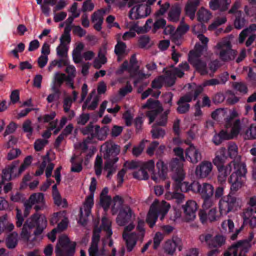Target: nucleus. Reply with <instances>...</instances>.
<instances>
[{"label":"nucleus","mask_w":256,"mask_h":256,"mask_svg":"<svg viewBox=\"0 0 256 256\" xmlns=\"http://www.w3.org/2000/svg\"><path fill=\"white\" fill-rule=\"evenodd\" d=\"M216 167L218 171V180L220 182H225L234 168V172L230 178V182L232 184L230 190L236 192L242 187L247 172L245 164L232 160L226 165L223 164Z\"/></svg>","instance_id":"f257e3e1"},{"label":"nucleus","mask_w":256,"mask_h":256,"mask_svg":"<svg viewBox=\"0 0 256 256\" xmlns=\"http://www.w3.org/2000/svg\"><path fill=\"white\" fill-rule=\"evenodd\" d=\"M101 150L105 151L104 158L106 162L104 170L108 171L106 176L110 178L116 170L114 164L118 160L117 156L120 152V147L112 142H106L102 146Z\"/></svg>","instance_id":"f03ea898"},{"label":"nucleus","mask_w":256,"mask_h":256,"mask_svg":"<svg viewBox=\"0 0 256 256\" xmlns=\"http://www.w3.org/2000/svg\"><path fill=\"white\" fill-rule=\"evenodd\" d=\"M122 204L123 200L118 196H115L111 203L112 214H116L119 211L116 222L120 226L125 225L132 218L135 216L131 208L127 206H122Z\"/></svg>","instance_id":"7ed1b4c3"},{"label":"nucleus","mask_w":256,"mask_h":256,"mask_svg":"<svg viewBox=\"0 0 256 256\" xmlns=\"http://www.w3.org/2000/svg\"><path fill=\"white\" fill-rule=\"evenodd\" d=\"M142 108L149 110L146 115L149 118L150 123L155 120L156 124L158 126H164L166 124L167 116L170 110H166L163 114H160L162 108L158 101L148 99Z\"/></svg>","instance_id":"20e7f679"},{"label":"nucleus","mask_w":256,"mask_h":256,"mask_svg":"<svg viewBox=\"0 0 256 256\" xmlns=\"http://www.w3.org/2000/svg\"><path fill=\"white\" fill-rule=\"evenodd\" d=\"M190 67L186 62H182L179 65L178 68H172L166 72L164 76H160L154 80L152 82L153 88L159 89L164 82L168 86L172 85L176 77L182 78L184 74V72L188 70Z\"/></svg>","instance_id":"39448f33"},{"label":"nucleus","mask_w":256,"mask_h":256,"mask_svg":"<svg viewBox=\"0 0 256 256\" xmlns=\"http://www.w3.org/2000/svg\"><path fill=\"white\" fill-rule=\"evenodd\" d=\"M144 222L140 220L138 222L136 228L138 233L136 234L135 232L128 233L134 228L133 224H130L125 228L123 232L122 236L126 242L127 250L131 252L136 245L137 240L142 242L144 236L145 231L144 228Z\"/></svg>","instance_id":"423d86ee"},{"label":"nucleus","mask_w":256,"mask_h":256,"mask_svg":"<svg viewBox=\"0 0 256 256\" xmlns=\"http://www.w3.org/2000/svg\"><path fill=\"white\" fill-rule=\"evenodd\" d=\"M240 130V122L238 120H228L226 128L222 130L218 134H216L212 138L214 143L219 145L223 140L232 139L236 137Z\"/></svg>","instance_id":"0eeeda50"},{"label":"nucleus","mask_w":256,"mask_h":256,"mask_svg":"<svg viewBox=\"0 0 256 256\" xmlns=\"http://www.w3.org/2000/svg\"><path fill=\"white\" fill-rule=\"evenodd\" d=\"M202 54L190 52L188 61L200 75L208 74L212 76L218 68V62L216 60L212 62L208 66L205 62L199 59Z\"/></svg>","instance_id":"6e6552de"},{"label":"nucleus","mask_w":256,"mask_h":256,"mask_svg":"<svg viewBox=\"0 0 256 256\" xmlns=\"http://www.w3.org/2000/svg\"><path fill=\"white\" fill-rule=\"evenodd\" d=\"M170 208V204L164 200L159 202L155 200L151 205L146 218V222L152 228L155 224L158 216L162 220Z\"/></svg>","instance_id":"1a4fd4ad"},{"label":"nucleus","mask_w":256,"mask_h":256,"mask_svg":"<svg viewBox=\"0 0 256 256\" xmlns=\"http://www.w3.org/2000/svg\"><path fill=\"white\" fill-rule=\"evenodd\" d=\"M218 205L220 214L222 216L240 209L242 205V200L240 198L229 194L220 200Z\"/></svg>","instance_id":"9d476101"},{"label":"nucleus","mask_w":256,"mask_h":256,"mask_svg":"<svg viewBox=\"0 0 256 256\" xmlns=\"http://www.w3.org/2000/svg\"><path fill=\"white\" fill-rule=\"evenodd\" d=\"M141 167L146 172L148 171L152 172V178L156 182H159L161 180H164L166 178L167 167L162 160H159L156 163L157 173L155 174L153 172V170L154 168V162L152 160H150L142 163Z\"/></svg>","instance_id":"9b49d317"},{"label":"nucleus","mask_w":256,"mask_h":256,"mask_svg":"<svg viewBox=\"0 0 256 256\" xmlns=\"http://www.w3.org/2000/svg\"><path fill=\"white\" fill-rule=\"evenodd\" d=\"M96 186V180L94 178H92L90 186V190L91 194L86 197L82 207L80 209V216L79 221L82 224H84L86 222L87 218L90 216L91 209L94 205V193Z\"/></svg>","instance_id":"f8f14e48"},{"label":"nucleus","mask_w":256,"mask_h":256,"mask_svg":"<svg viewBox=\"0 0 256 256\" xmlns=\"http://www.w3.org/2000/svg\"><path fill=\"white\" fill-rule=\"evenodd\" d=\"M215 49L216 54L223 61L233 60L237 54L236 51L232 48L230 40L226 39L218 42L215 46Z\"/></svg>","instance_id":"ddd939ff"},{"label":"nucleus","mask_w":256,"mask_h":256,"mask_svg":"<svg viewBox=\"0 0 256 256\" xmlns=\"http://www.w3.org/2000/svg\"><path fill=\"white\" fill-rule=\"evenodd\" d=\"M32 206L36 211L42 210L46 208L44 195L41 192L34 193L30 196L28 199L24 203V214L27 216Z\"/></svg>","instance_id":"4468645a"},{"label":"nucleus","mask_w":256,"mask_h":256,"mask_svg":"<svg viewBox=\"0 0 256 256\" xmlns=\"http://www.w3.org/2000/svg\"><path fill=\"white\" fill-rule=\"evenodd\" d=\"M74 244L70 242L66 236H61L56 248V256H72L74 252Z\"/></svg>","instance_id":"2eb2a0df"},{"label":"nucleus","mask_w":256,"mask_h":256,"mask_svg":"<svg viewBox=\"0 0 256 256\" xmlns=\"http://www.w3.org/2000/svg\"><path fill=\"white\" fill-rule=\"evenodd\" d=\"M192 30L194 32L197 34V38L199 41L202 44V45H200L198 43L196 44L194 50L191 51L190 52L202 54L203 52L207 50L208 39L202 34H199V32H205L206 30V28L202 24H198L194 26Z\"/></svg>","instance_id":"dca6fc26"},{"label":"nucleus","mask_w":256,"mask_h":256,"mask_svg":"<svg viewBox=\"0 0 256 256\" xmlns=\"http://www.w3.org/2000/svg\"><path fill=\"white\" fill-rule=\"evenodd\" d=\"M26 222L32 228H36L34 232L35 235L42 234L47 226V220L46 216L38 212L31 216Z\"/></svg>","instance_id":"f3484780"},{"label":"nucleus","mask_w":256,"mask_h":256,"mask_svg":"<svg viewBox=\"0 0 256 256\" xmlns=\"http://www.w3.org/2000/svg\"><path fill=\"white\" fill-rule=\"evenodd\" d=\"M108 131L109 128L106 126L100 128L98 125L93 126L92 124H89L81 130L84 134L88 135L91 138H96L99 140H104Z\"/></svg>","instance_id":"a211bd4d"},{"label":"nucleus","mask_w":256,"mask_h":256,"mask_svg":"<svg viewBox=\"0 0 256 256\" xmlns=\"http://www.w3.org/2000/svg\"><path fill=\"white\" fill-rule=\"evenodd\" d=\"M151 12L150 8L147 4H136L130 12V18L132 20H137L147 16Z\"/></svg>","instance_id":"6ab92c4d"},{"label":"nucleus","mask_w":256,"mask_h":256,"mask_svg":"<svg viewBox=\"0 0 256 256\" xmlns=\"http://www.w3.org/2000/svg\"><path fill=\"white\" fill-rule=\"evenodd\" d=\"M193 192L198 193L202 198L212 197L214 194V188L208 182H193Z\"/></svg>","instance_id":"aec40b11"},{"label":"nucleus","mask_w":256,"mask_h":256,"mask_svg":"<svg viewBox=\"0 0 256 256\" xmlns=\"http://www.w3.org/2000/svg\"><path fill=\"white\" fill-rule=\"evenodd\" d=\"M213 169L212 163L208 160H203L196 166L194 174L199 179L208 178L211 174Z\"/></svg>","instance_id":"412c9836"},{"label":"nucleus","mask_w":256,"mask_h":256,"mask_svg":"<svg viewBox=\"0 0 256 256\" xmlns=\"http://www.w3.org/2000/svg\"><path fill=\"white\" fill-rule=\"evenodd\" d=\"M18 164V161L14 162L3 170L2 180H0V188H2V184L5 180H10L20 175V174H18V169L17 168Z\"/></svg>","instance_id":"4be33fe9"},{"label":"nucleus","mask_w":256,"mask_h":256,"mask_svg":"<svg viewBox=\"0 0 256 256\" xmlns=\"http://www.w3.org/2000/svg\"><path fill=\"white\" fill-rule=\"evenodd\" d=\"M250 241L251 239L241 240L234 244L232 245V252L234 253L236 256H246V254L252 247Z\"/></svg>","instance_id":"5701e85b"},{"label":"nucleus","mask_w":256,"mask_h":256,"mask_svg":"<svg viewBox=\"0 0 256 256\" xmlns=\"http://www.w3.org/2000/svg\"><path fill=\"white\" fill-rule=\"evenodd\" d=\"M184 178V172H180V174H174L173 179L174 181V188L176 190L180 189L182 192L193 191V182L190 184L188 182H183Z\"/></svg>","instance_id":"b1692460"},{"label":"nucleus","mask_w":256,"mask_h":256,"mask_svg":"<svg viewBox=\"0 0 256 256\" xmlns=\"http://www.w3.org/2000/svg\"><path fill=\"white\" fill-rule=\"evenodd\" d=\"M198 214L200 220L202 224L216 221L219 218L217 214L216 207L211 208L208 210H200Z\"/></svg>","instance_id":"393cba45"},{"label":"nucleus","mask_w":256,"mask_h":256,"mask_svg":"<svg viewBox=\"0 0 256 256\" xmlns=\"http://www.w3.org/2000/svg\"><path fill=\"white\" fill-rule=\"evenodd\" d=\"M186 159L192 164H196L202 159V154L200 150L191 144L185 151Z\"/></svg>","instance_id":"a878e982"},{"label":"nucleus","mask_w":256,"mask_h":256,"mask_svg":"<svg viewBox=\"0 0 256 256\" xmlns=\"http://www.w3.org/2000/svg\"><path fill=\"white\" fill-rule=\"evenodd\" d=\"M178 248L180 251L182 250V240L178 237H174L171 240H168L164 246L165 252L170 255H172Z\"/></svg>","instance_id":"bb28decb"},{"label":"nucleus","mask_w":256,"mask_h":256,"mask_svg":"<svg viewBox=\"0 0 256 256\" xmlns=\"http://www.w3.org/2000/svg\"><path fill=\"white\" fill-rule=\"evenodd\" d=\"M186 219L188 221L192 220L196 218V212L198 209L196 202L190 200L183 206Z\"/></svg>","instance_id":"cd10ccee"},{"label":"nucleus","mask_w":256,"mask_h":256,"mask_svg":"<svg viewBox=\"0 0 256 256\" xmlns=\"http://www.w3.org/2000/svg\"><path fill=\"white\" fill-rule=\"evenodd\" d=\"M192 95L191 93L182 96L178 102V106L177 110L179 113L184 114L187 112L190 108V104H188L192 100Z\"/></svg>","instance_id":"c85d7f7f"},{"label":"nucleus","mask_w":256,"mask_h":256,"mask_svg":"<svg viewBox=\"0 0 256 256\" xmlns=\"http://www.w3.org/2000/svg\"><path fill=\"white\" fill-rule=\"evenodd\" d=\"M106 53L107 50L106 46H103L100 48L98 52V58H96L93 62V66L96 68H100L102 65L107 62V59L106 56Z\"/></svg>","instance_id":"c756f323"},{"label":"nucleus","mask_w":256,"mask_h":256,"mask_svg":"<svg viewBox=\"0 0 256 256\" xmlns=\"http://www.w3.org/2000/svg\"><path fill=\"white\" fill-rule=\"evenodd\" d=\"M200 0H188L185 7L186 15L193 20L195 17V13Z\"/></svg>","instance_id":"7c9ffc66"},{"label":"nucleus","mask_w":256,"mask_h":256,"mask_svg":"<svg viewBox=\"0 0 256 256\" xmlns=\"http://www.w3.org/2000/svg\"><path fill=\"white\" fill-rule=\"evenodd\" d=\"M230 2V0H211L210 6L212 10L225 11L228 8Z\"/></svg>","instance_id":"2f4dec72"},{"label":"nucleus","mask_w":256,"mask_h":256,"mask_svg":"<svg viewBox=\"0 0 256 256\" xmlns=\"http://www.w3.org/2000/svg\"><path fill=\"white\" fill-rule=\"evenodd\" d=\"M227 156L226 149L224 148H220L216 152L212 162L216 166L223 164L225 162Z\"/></svg>","instance_id":"473e14b6"},{"label":"nucleus","mask_w":256,"mask_h":256,"mask_svg":"<svg viewBox=\"0 0 256 256\" xmlns=\"http://www.w3.org/2000/svg\"><path fill=\"white\" fill-rule=\"evenodd\" d=\"M66 81L67 84V78L66 74L56 72L54 74L53 84L52 86V90L54 92H56L58 90L56 87H60L62 83Z\"/></svg>","instance_id":"72a5a7b5"},{"label":"nucleus","mask_w":256,"mask_h":256,"mask_svg":"<svg viewBox=\"0 0 256 256\" xmlns=\"http://www.w3.org/2000/svg\"><path fill=\"white\" fill-rule=\"evenodd\" d=\"M105 12L104 10H98L94 12L92 16V22L94 24V28L97 30H100L102 28L103 15Z\"/></svg>","instance_id":"f704fd0d"},{"label":"nucleus","mask_w":256,"mask_h":256,"mask_svg":"<svg viewBox=\"0 0 256 256\" xmlns=\"http://www.w3.org/2000/svg\"><path fill=\"white\" fill-rule=\"evenodd\" d=\"M65 72L67 74V85L71 88L74 89V80L76 74V70L75 67L72 65L69 64H68L66 66Z\"/></svg>","instance_id":"c9c22d12"},{"label":"nucleus","mask_w":256,"mask_h":256,"mask_svg":"<svg viewBox=\"0 0 256 256\" xmlns=\"http://www.w3.org/2000/svg\"><path fill=\"white\" fill-rule=\"evenodd\" d=\"M108 188H104L100 194V204L104 208L105 211L108 210L112 203V199L108 195Z\"/></svg>","instance_id":"e433bc0d"},{"label":"nucleus","mask_w":256,"mask_h":256,"mask_svg":"<svg viewBox=\"0 0 256 256\" xmlns=\"http://www.w3.org/2000/svg\"><path fill=\"white\" fill-rule=\"evenodd\" d=\"M98 99L96 95V92L93 91L90 95L88 98L86 100L82 108H87L90 110H93L96 108L98 105Z\"/></svg>","instance_id":"4c0bfd02"},{"label":"nucleus","mask_w":256,"mask_h":256,"mask_svg":"<svg viewBox=\"0 0 256 256\" xmlns=\"http://www.w3.org/2000/svg\"><path fill=\"white\" fill-rule=\"evenodd\" d=\"M137 61L135 56H132L130 60V63L124 62L121 66L122 71L128 70L130 73L138 70Z\"/></svg>","instance_id":"58836bf2"},{"label":"nucleus","mask_w":256,"mask_h":256,"mask_svg":"<svg viewBox=\"0 0 256 256\" xmlns=\"http://www.w3.org/2000/svg\"><path fill=\"white\" fill-rule=\"evenodd\" d=\"M253 210L248 208L243 212L242 218L244 222H248L250 227H256V216H253Z\"/></svg>","instance_id":"ea45409f"},{"label":"nucleus","mask_w":256,"mask_h":256,"mask_svg":"<svg viewBox=\"0 0 256 256\" xmlns=\"http://www.w3.org/2000/svg\"><path fill=\"white\" fill-rule=\"evenodd\" d=\"M226 152H227V156L230 158L240 159V156L238 154V146L234 142H230L228 144Z\"/></svg>","instance_id":"a19ab883"},{"label":"nucleus","mask_w":256,"mask_h":256,"mask_svg":"<svg viewBox=\"0 0 256 256\" xmlns=\"http://www.w3.org/2000/svg\"><path fill=\"white\" fill-rule=\"evenodd\" d=\"M121 34L117 35V44L116 45L114 48V52L118 56V60H120L119 58L124 54L126 50V44L120 41V36Z\"/></svg>","instance_id":"79ce46f5"},{"label":"nucleus","mask_w":256,"mask_h":256,"mask_svg":"<svg viewBox=\"0 0 256 256\" xmlns=\"http://www.w3.org/2000/svg\"><path fill=\"white\" fill-rule=\"evenodd\" d=\"M14 225L11 222L8 221V216L5 214L0 217V229L10 232L14 228Z\"/></svg>","instance_id":"37998d69"},{"label":"nucleus","mask_w":256,"mask_h":256,"mask_svg":"<svg viewBox=\"0 0 256 256\" xmlns=\"http://www.w3.org/2000/svg\"><path fill=\"white\" fill-rule=\"evenodd\" d=\"M211 13L204 8H201L198 12V19L201 22H208L211 18Z\"/></svg>","instance_id":"c03bdc74"},{"label":"nucleus","mask_w":256,"mask_h":256,"mask_svg":"<svg viewBox=\"0 0 256 256\" xmlns=\"http://www.w3.org/2000/svg\"><path fill=\"white\" fill-rule=\"evenodd\" d=\"M32 228L26 222L24 224L22 232H20V238L24 241L30 240L32 234Z\"/></svg>","instance_id":"a18cd8bd"},{"label":"nucleus","mask_w":256,"mask_h":256,"mask_svg":"<svg viewBox=\"0 0 256 256\" xmlns=\"http://www.w3.org/2000/svg\"><path fill=\"white\" fill-rule=\"evenodd\" d=\"M226 242L225 236L221 234H217L213 236L212 242L210 244V248H218L223 246Z\"/></svg>","instance_id":"49530a36"},{"label":"nucleus","mask_w":256,"mask_h":256,"mask_svg":"<svg viewBox=\"0 0 256 256\" xmlns=\"http://www.w3.org/2000/svg\"><path fill=\"white\" fill-rule=\"evenodd\" d=\"M184 162L182 161V159L178 158H175L172 160L170 165L172 170L176 172L175 174L180 175V172H184L182 166Z\"/></svg>","instance_id":"de8ad7c7"},{"label":"nucleus","mask_w":256,"mask_h":256,"mask_svg":"<svg viewBox=\"0 0 256 256\" xmlns=\"http://www.w3.org/2000/svg\"><path fill=\"white\" fill-rule=\"evenodd\" d=\"M243 137L246 140L256 138V126L251 124L242 134Z\"/></svg>","instance_id":"09e8293b"},{"label":"nucleus","mask_w":256,"mask_h":256,"mask_svg":"<svg viewBox=\"0 0 256 256\" xmlns=\"http://www.w3.org/2000/svg\"><path fill=\"white\" fill-rule=\"evenodd\" d=\"M22 128L23 132L26 134L28 138H30L34 132L32 122L30 120H26L22 124Z\"/></svg>","instance_id":"8fccbe9b"},{"label":"nucleus","mask_w":256,"mask_h":256,"mask_svg":"<svg viewBox=\"0 0 256 256\" xmlns=\"http://www.w3.org/2000/svg\"><path fill=\"white\" fill-rule=\"evenodd\" d=\"M84 44L82 42L76 44V47L72 52V57L74 62H79L80 52L84 49Z\"/></svg>","instance_id":"3c124183"},{"label":"nucleus","mask_w":256,"mask_h":256,"mask_svg":"<svg viewBox=\"0 0 256 256\" xmlns=\"http://www.w3.org/2000/svg\"><path fill=\"white\" fill-rule=\"evenodd\" d=\"M180 11V8L178 6L172 7L168 13V19L173 22L178 20Z\"/></svg>","instance_id":"603ef678"},{"label":"nucleus","mask_w":256,"mask_h":256,"mask_svg":"<svg viewBox=\"0 0 256 256\" xmlns=\"http://www.w3.org/2000/svg\"><path fill=\"white\" fill-rule=\"evenodd\" d=\"M256 30V24H252L248 28L243 30L240 34L239 36V42L242 43L246 36L250 34L252 32Z\"/></svg>","instance_id":"864d4df0"},{"label":"nucleus","mask_w":256,"mask_h":256,"mask_svg":"<svg viewBox=\"0 0 256 256\" xmlns=\"http://www.w3.org/2000/svg\"><path fill=\"white\" fill-rule=\"evenodd\" d=\"M18 234L14 232L10 234L6 239V246L8 248H12L16 246L18 242Z\"/></svg>","instance_id":"5fc2aeb1"},{"label":"nucleus","mask_w":256,"mask_h":256,"mask_svg":"<svg viewBox=\"0 0 256 256\" xmlns=\"http://www.w3.org/2000/svg\"><path fill=\"white\" fill-rule=\"evenodd\" d=\"M226 21V18L224 16H217L213 22L210 25L208 29L209 30H213L216 28L218 26L224 24Z\"/></svg>","instance_id":"6e6d98bb"},{"label":"nucleus","mask_w":256,"mask_h":256,"mask_svg":"<svg viewBox=\"0 0 256 256\" xmlns=\"http://www.w3.org/2000/svg\"><path fill=\"white\" fill-rule=\"evenodd\" d=\"M110 228V220L106 217H104L102 219V228L106 232L108 238H110L112 234V230Z\"/></svg>","instance_id":"4d7b16f0"},{"label":"nucleus","mask_w":256,"mask_h":256,"mask_svg":"<svg viewBox=\"0 0 256 256\" xmlns=\"http://www.w3.org/2000/svg\"><path fill=\"white\" fill-rule=\"evenodd\" d=\"M152 137L154 138H163L165 135V132L162 128L158 127L154 125L151 130Z\"/></svg>","instance_id":"13d9d810"},{"label":"nucleus","mask_w":256,"mask_h":256,"mask_svg":"<svg viewBox=\"0 0 256 256\" xmlns=\"http://www.w3.org/2000/svg\"><path fill=\"white\" fill-rule=\"evenodd\" d=\"M70 31V28H68V27H66L65 28L64 33L60 38V44L65 46H68L71 40Z\"/></svg>","instance_id":"bf43d9fd"},{"label":"nucleus","mask_w":256,"mask_h":256,"mask_svg":"<svg viewBox=\"0 0 256 256\" xmlns=\"http://www.w3.org/2000/svg\"><path fill=\"white\" fill-rule=\"evenodd\" d=\"M213 234L210 232H205L200 235L198 240L202 244H206L210 248L212 242Z\"/></svg>","instance_id":"052dcab7"},{"label":"nucleus","mask_w":256,"mask_h":256,"mask_svg":"<svg viewBox=\"0 0 256 256\" xmlns=\"http://www.w3.org/2000/svg\"><path fill=\"white\" fill-rule=\"evenodd\" d=\"M54 204L64 208L66 206V202L65 199H62L59 192H56L52 194Z\"/></svg>","instance_id":"680f3d73"},{"label":"nucleus","mask_w":256,"mask_h":256,"mask_svg":"<svg viewBox=\"0 0 256 256\" xmlns=\"http://www.w3.org/2000/svg\"><path fill=\"white\" fill-rule=\"evenodd\" d=\"M139 44L142 48H148L151 46L153 42L150 38L146 36H141L138 40Z\"/></svg>","instance_id":"e2e57ef3"},{"label":"nucleus","mask_w":256,"mask_h":256,"mask_svg":"<svg viewBox=\"0 0 256 256\" xmlns=\"http://www.w3.org/2000/svg\"><path fill=\"white\" fill-rule=\"evenodd\" d=\"M202 198L204 199V202L201 210H208L214 207V202L212 197Z\"/></svg>","instance_id":"0e129e2a"},{"label":"nucleus","mask_w":256,"mask_h":256,"mask_svg":"<svg viewBox=\"0 0 256 256\" xmlns=\"http://www.w3.org/2000/svg\"><path fill=\"white\" fill-rule=\"evenodd\" d=\"M147 142L146 140H142L138 145L134 146L132 150V154L136 156H139L143 151L145 147V143Z\"/></svg>","instance_id":"69168bd1"},{"label":"nucleus","mask_w":256,"mask_h":256,"mask_svg":"<svg viewBox=\"0 0 256 256\" xmlns=\"http://www.w3.org/2000/svg\"><path fill=\"white\" fill-rule=\"evenodd\" d=\"M133 176L134 178L141 180H146L148 178V172L141 166L140 170L134 172Z\"/></svg>","instance_id":"338daca9"},{"label":"nucleus","mask_w":256,"mask_h":256,"mask_svg":"<svg viewBox=\"0 0 256 256\" xmlns=\"http://www.w3.org/2000/svg\"><path fill=\"white\" fill-rule=\"evenodd\" d=\"M68 46L60 44L56 48V54L57 55L62 58H66L67 56Z\"/></svg>","instance_id":"774afa93"}]
</instances>
